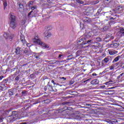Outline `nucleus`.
<instances>
[{
	"mask_svg": "<svg viewBox=\"0 0 124 124\" xmlns=\"http://www.w3.org/2000/svg\"><path fill=\"white\" fill-rule=\"evenodd\" d=\"M82 21L85 23V24H91L93 22V19L88 16H84L82 18Z\"/></svg>",
	"mask_w": 124,
	"mask_h": 124,
	"instance_id": "6",
	"label": "nucleus"
},
{
	"mask_svg": "<svg viewBox=\"0 0 124 124\" xmlns=\"http://www.w3.org/2000/svg\"><path fill=\"white\" fill-rule=\"evenodd\" d=\"M124 73H123L121 74H120L119 76H118L117 78L118 79H120V78H121V77H122V76H123V75H124Z\"/></svg>",
	"mask_w": 124,
	"mask_h": 124,
	"instance_id": "43",
	"label": "nucleus"
},
{
	"mask_svg": "<svg viewBox=\"0 0 124 124\" xmlns=\"http://www.w3.org/2000/svg\"><path fill=\"white\" fill-rule=\"evenodd\" d=\"M93 32V35H98V31L97 29L93 30L92 31Z\"/></svg>",
	"mask_w": 124,
	"mask_h": 124,
	"instance_id": "16",
	"label": "nucleus"
},
{
	"mask_svg": "<svg viewBox=\"0 0 124 124\" xmlns=\"http://www.w3.org/2000/svg\"><path fill=\"white\" fill-rule=\"evenodd\" d=\"M109 39H110V41H111V40H112V39H114V36H111V35H110V37Z\"/></svg>",
	"mask_w": 124,
	"mask_h": 124,
	"instance_id": "50",
	"label": "nucleus"
},
{
	"mask_svg": "<svg viewBox=\"0 0 124 124\" xmlns=\"http://www.w3.org/2000/svg\"><path fill=\"white\" fill-rule=\"evenodd\" d=\"M19 70L16 71V73H17V74H19Z\"/></svg>",
	"mask_w": 124,
	"mask_h": 124,
	"instance_id": "62",
	"label": "nucleus"
},
{
	"mask_svg": "<svg viewBox=\"0 0 124 124\" xmlns=\"http://www.w3.org/2000/svg\"><path fill=\"white\" fill-rule=\"evenodd\" d=\"M86 106H90L91 107V105L90 104H86Z\"/></svg>",
	"mask_w": 124,
	"mask_h": 124,
	"instance_id": "60",
	"label": "nucleus"
},
{
	"mask_svg": "<svg viewBox=\"0 0 124 124\" xmlns=\"http://www.w3.org/2000/svg\"><path fill=\"white\" fill-rule=\"evenodd\" d=\"M32 11H33V13H34V11H36L37 10V7L36 6H33L31 7Z\"/></svg>",
	"mask_w": 124,
	"mask_h": 124,
	"instance_id": "20",
	"label": "nucleus"
},
{
	"mask_svg": "<svg viewBox=\"0 0 124 124\" xmlns=\"http://www.w3.org/2000/svg\"><path fill=\"white\" fill-rule=\"evenodd\" d=\"M96 41L98 42L101 41V39L100 37H97L96 38Z\"/></svg>",
	"mask_w": 124,
	"mask_h": 124,
	"instance_id": "44",
	"label": "nucleus"
},
{
	"mask_svg": "<svg viewBox=\"0 0 124 124\" xmlns=\"http://www.w3.org/2000/svg\"><path fill=\"white\" fill-rule=\"evenodd\" d=\"M16 69V68H14L11 69V71H15V70Z\"/></svg>",
	"mask_w": 124,
	"mask_h": 124,
	"instance_id": "58",
	"label": "nucleus"
},
{
	"mask_svg": "<svg viewBox=\"0 0 124 124\" xmlns=\"http://www.w3.org/2000/svg\"><path fill=\"white\" fill-rule=\"evenodd\" d=\"M3 4L4 5V9H5L6 6H7V1H5V2H3Z\"/></svg>",
	"mask_w": 124,
	"mask_h": 124,
	"instance_id": "30",
	"label": "nucleus"
},
{
	"mask_svg": "<svg viewBox=\"0 0 124 124\" xmlns=\"http://www.w3.org/2000/svg\"><path fill=\"white\" fill-rule=\"evenodd\" d=\"M96 74H95V73H93V74H92V76H96Z\"/></svg>",
	"mask_w": 124,
	"mask_h": 124,
	"instance_id": "57",
	"label": "nucleus"
},
{
	"mask_svg": "<svg viewBox=\"0 0 124 124\" xmlns=\"http://www.w3.org/2000/svg\"><path fill=\"white\" fill-rule=\"evenodd\" d=\"M59 79L60 81H64V80H66V78L62 77H60Z\"/></svg>",
	"mask_w": 124,
	"mask_h": 124,
	"instance_id": "33",
	"label": "nucleus"
},
{
	"mask_svg": "<svg viewBox=\"0 0 124 124\" xmlns=\"http://www.w3.org/2000/svg\"><path fill=\"white\" fill-rule=\"evenodd\" d=\"M46 1L48 3H53V2H54V0H46Z\"/></svg>",
	"mask_w": 124,
	"mask_h": 124,
	"instance_id": "35",
	"label": "nucleus"
},
{
	"mask_svg": "<svg viewBox=\"0 0 124 124\" xmlns=\"http://www.w3.org/2000/svg\"><path fill=\"white\" fill-rule=\"evenodd\" d=\"M17 4L19 5L18 9L19 10H24V5L20 3H17Z\"/></svg>",
	"mask_w": 124,
	"mask_h": 124,
	"instance_id": "15",
	"label": "nucleus"
},
{
	"mask_svg": "<svg viewBox=\"0 0 124 124\" xmlns=\"http://www.w3.org/2000/svg\"><path fill=\"white\" fill-rule=\"evenodd\" d=\"M10 26L12 29H16L17 27V18L14 15L10 14Z\"/></svg>",
	"mask_w": 124,
	"mask_h": 124,
	"instance_id": "2",
	"label": "nucleus"
},
{
	"mask_svg": "<svg viewBox=\"0 0 124 124\" xmlns=\"http://www.w3.org/2000/svg\"><path fill=\"white\" fill-rule=\"evenodd\" d=\"M3 87H2V86H0V90H1V91H3Z\"/></svg>",
	"mask_w": 124,
	"mask_h": 124,
	"instance_id": "56",
	"label": "nucleus"
},
{
	"mask_svg": "<svg viewBox=\"0 0 124 124\" xmlns=\"http://www.w3.org/2000/svg\"><path fill=\"white\" fill-rule=\"evenodd\" d=\"M100 12H101V9H99L96 13V15H99V14H100Z\"/></svg>",
	"mask_w": 124,
	"mask_h": 124,
	"instance_id": "41",
	"label": "nucleus"
},
{
	"mask_svg": "<svg viewBox=\"0 0 124 124\" xmlns=\"http://www.w3.org/2000/svg\"><path fill=\"white\" fill-rule=\"evenodd\" d=\"M114 52L115 54H117L118 53V51H115Z\"/></svg>",
	"mask_w": 124,
	"mask_h": 124,
	"instance_id": "64",
	"label": "nucleus"
},
{
	"mask_svg": "<svg viewBox=\"0 0 124 124\" xmlns=\"http://www.w3.org/2000/svg\"><path fill=\"white\" fill-rule=\"evenodd\" d=\"M33 13L32 11H31L29 13L28 17V18H31V13Z\"/></svg>",
	"mask_w": 124,
	"mask_h": 124,
	"instance_id": "37",
	"label": "nucleus"
},
{
	"mask_svg": "<svg viewBox=\"0 0 124 124\" xmlns=\"http://www.w3.org/2000/svg\"><path fill=\"white\" fill-rule=\"evenodd\" d=\"M34 58H35V59H40V54H39V53H36L34 55Z\"/></svg>",
	"mask_w": 124,
	"mask_h": 124,
	"instance_id": "24",
	"label": "nucleus"
},
{
	"mask_svg": "<svg viewBox=\"0 0 124 124\" xmlns=\"http://www.w3.org/2000/svg\"><path fill=\"white\" fill-rule=\"evenodd\" d=\"M33 1H30L29 2V7H32L33 5Z\"/></svg>",
	"mask_w": 124,
	"mask_h": 124,
	"instance_id": "29",
	"label": "nucleus"
},
{
	"mask_svg": "<svg viewBox=\"0 0 124 124\" xmlns=\"http://www.w3.org/2000/svg\"><path fill=\"white\" fill-rule=\"evenodd\" d=\"M118 33H121V35L123 34L124 35V29L120 28L119 31L118 32Z\"/></svg>",
	"mask_w": 124,
	"mask_h": 124,
	"instance_id": "17",
	"label": "nucleus"
},
{
	"mask_svg": "<svg viewBox=\"0 0 124 124\" xmlns=\"http://www.w3.org/2000/svg\"><path fill=\"white\" fill-rule=\"evenodd\" d=\"M109 54L110 55H115L114 51H109Z\"/></svg>",
	"mask_w": 124,
	"mask_h": 124,
	"instance_id": "46",
	"label": "nucleus"
},
{
	"mask_svg": "<svg viewBox=\"0 0 124 124\" xmlns=\"http://www.w3.org/2000/svg\"><path fill=\"white\" fill-rule=\"evenodd\" d=\"M22 94H23V95H26V94H27V91H23L21 93Z\"/></svg>",
	"mask_w": 124,
	"mask_h": 124,
	"instance_id": "38",
	"label": "nucleus"
},
{
	"mask_svg": "<svg viewBox=\"0 0 124 124\" xmlns=\"http://www.w3.org/2000/svg\"><path fill=\"white\" fill-rule=\"evenodd\" d=\"M120 57L121 56H118L117 57H116L112 61L113 63H114V62H118V61H119Z\"/></svg>",
	"mask_w": 124,
	"mask_h": 124,
	"instance_id": "21",
	"label": "nucleus"
},
{
	"mask_svg": "<svg viewBox=\"0 0 124 124\" xmlns=\"http://www.w3.org/2000/svg\"><path fill=\"white\" fill-rule=\"evenodd\" d=\"M10 122H15L17 119H19V116H18V112L16 111H14L12 113V115L9 117Z\"/></svg>",
	"mask_w": 124,
	"mask_h": 124,
	"instance_id": "4",
	"label": "nucleus"
},
{
	"mask_svg": "<svg viewBox=\"0 0 124 124\" xmlns=\"http://www.w3.org/2000/svg\"><path fill=\"white\" fill-rule=\"evenodd\" d=\"M62 104L63 105H68V104H69V102H63V103H62Z\"/></svg>",
	"mask_w": 124,
	"mask_h": 124,
	"instance_id": "39",
	"label": "nucleus"
},
{
	"mask_svg": "<svg viewBox=\"0 0 124 124\" xmlns=\"http://www.w3.org/2000/svg\"><path fill=\"white\" fill-rule=\"evenodd\" d=\"M48 91L50 92H54V89H53V86L50 85H47Z\"/></svg>",
	"mask_w": 124,
	"mask_h": 124,
	"instance_id": "18",
	"label": "nucleus"
},
{
	"mask_svg": "<svg viewBox=\"0 0 124 124\" xmlns=\"http://www.w3.org/2000/svg\"><path fill=\"white\" fill-rule=\"evenodd\" d=\"M3 37L5 39H7L8 41H12L13 39V37L12 35L7 34L6 33H4Z\"/></svg>",
	"mask_w": 124,
	"mask_h": 124,
	"instance_id": "8",
	"label": "nucleus"
},
{
	"mask_svg": "<svg viewBox=\"0 0 124 124\" xmlns=\"http://www.w3.org/2000/svg\"><path fill=\"white\" fill-rule=\"evenodd\" d=\"M108 15H109V13L108 12L104 14V16H106L107 18H109V16H108Z\"/></svg>",
	"mask_w": 124,
	"mask_h": 124,
	"instance_id": "40",
	"label": "nucleus"
},
{
	"mask_svg": "<svg viewBox=\"0 0 124 124\" xmlns=\"http://www.w3.org/2000/svg\"><path fill=\"white\" fill-rule=\"evenodd\" d=\"M108 26H106L103 27V31H108L110 28L111 25H110V22H108Z\"/></svg>",
	"mask_w": 124,
	"mask_h": 124,
	"instance_id": "13",
	"label": "nucleus"
},
{
	"mask_svg": "<svg viewBox=\"0 0 124 124\" xmlns=\"http://www.w3.org/2000/svg\"><path fill=\"white\" fill-rule=\"evenodd\" d=\"M64 109L63 110V112H66V114H68L70 112L69 110H66V108H64Z\"/></svg>",
	"mask_w": 124,
	"mask_h": 124,
	"instance_id": "36",
	"label": "nucleus"
},
{
	"mask_svg": "<svg viewBox=\"0 0 124 124\" xmlns=\"http://www.w3.org/2000/svg\"><path fill=\"white\" fill-rule=\"evenodd\" d=\"M3 117H0V123H1L3 120Z\"/></svg>",
	"mask_w": 124,
	"mask_h": 124,
	"instance_id": "51",
	"label": "nucleus"
},
{
	"mask_svg": "<svg viewBox=\"0 0 124 124\" xmlns=\"http://www.w3.org/2000/svg\"><path fill=\"white\" fill-rule=\"evenodd\" d=\"M92 36H93V31H90L85 36L80 38L78 43H81L80 44H78L79 45H86V44L91 45V44L93 43V40L88 39L90 38V37H92Z\"/></svg>",
	"mask_w": 124,
	"mask_h": 124,
	"instance_id": "1",
	"label": "nucleus"
},
{
	"mask_svg": "<svg viewBox=\"0 0 124 124\" xmlns=\"http://www.w3.org/2000/svg\"><path fill=\"white\" fill-rule=\"evenodd\" d=\"M56 63H57V64H59V63H61V62H65V60H63V61H56Z\"/></svg>",
	"mask_w": 124,
	"mask_h": 124,
	"instance_id": "28",
	"label": "nucleus"
},
{
	"mask_svg": "<svg viewBox=\"0 0 124 124\" xmlns=\"http://www.w3.org/2000/svg\"><path fill=\"white\" fill-rule=\"evenodd\" d=\"M2 78H3V76H1L0 77V80H1V79H2Z\"/></svg>",
	"mask_w": 124,
	"mask_h": 124,
	"instance_id": "59",
	"label": "nucleus"
},
{
	"mask_svg": "<svg viewBox=\"0 0 124 124\" xmlns=\"http://www.w3.org/2000/svg\"><path fill=\"white\" fill-rule=\"evenodd\" d=\"M71 5H72V6H73L74 7H77V5L74 3H72Z\"/></svg>",
	"mask_w": 124,
	"mask_h": 124,
	"instance_id": "48",
	"label": "nucleus"
},
{
	"mask_svg": "<svg viewBox=\"0 0 124 124\" xmlns=\"http://www.w3.org/2000/svg\"><path fill=\"white\" fill-rule=\"evenodd\" d=\"M106 1H107V2L108 3H110V2H111V1H112V0H105Z\"/></svg>",
	"mask_w": 124,
	"mask_h": 124,
	"instance_id": "49",
	"label": "nucleus"
},
{
	"mask_svg": "<svg viewBox=\"0 0 124 124\" xmlns=\"http://www.w3.org/2000/svg\"><path fill=\"white\" fill-rule=\"evenodd\" d=\"M33 42H34V43H37V44H38L39 45H41V46H42L45 48H49V46L44 44V43L41 41L38 36H36L33 38Z\"/></svg>",
	"mask_w": 124,
	"mask_h": 124,
	"instance_id": "3",
	"label": "nucleus"
},
{
	"mask_svg": "<svg viewBox=\"0 0 124 124\" xmlns=\"http://www.w3.org/2000/svg\"><path fill=\"white\" fill-rule=\"evenodd\" d=\"M111 45L112 47H114V48H117V47L119 46V43H114L113 44H112Z\"/></svg>",
	"mask_w": 124,
	"mask_h": 124,
	"instance_id": "19",
	"label": "nucleus"
},
{
	"mask_svg": "<svg viewBox=\"0 0 124 124\" xmlns=\"http://www.w3.org/2000/svg\"><path fill=\"white\" fill-rule=\"evenodd\" d=\"M112 62V57L108 56L102 61V64H106L108 62Z\"/></svg>",
	"mask_w": 124,
	"mask_h": 124,
	"instance_id": "7",
	"label": "nucleus"
},
{
	"mask_svg": "<svg viewBox=\"0 0 124 124\" xmlns=\"http://www.w3.org/2000/svg\"><path fill=\"white\" fill-rule=\"evenodd\" d=\"M115 68V66L112 65L110 67L109 69L110 70H112Z\"/></svg>",
	"mask_w": 124,
	"mask_h": 124,
	"instance_id": "45",
	"label": "nucleus"
},
{
	"mask_svg": "<svg viewBox=\"0 0 124 124\" xmlns=\"http://www.w3.org/2000/svg\"><path fill=\"white\" fill-rule=\"evenodd\" d=\"M74 82L73 81H70L69 83V85H72V84H74Z\"/></svg>",
	"mask_w": 124,
	"mask_h": 124,
	"instance_id": "54",
	"label": "nucleus"
},
{
	"mask_svg": "<svg viewBox=\"0 0 124 124\" xmlns=\"http://www.w3.org/2000/svg\"><path fill=\"white\" fill-rule=\"evenodd\" d=\"M110 37H111V35H107L104 38V41L105 42H109V41H111Z\"/></svg>",
	"mask_w": 124,
	"mask_h": 124,
	"instance_id": "12",
	"label": "nucleus"
},
{
	"mask_svg": "<svg viewBox=\"0 0 124 124\" xmlns=\"http://www.w3.org/2000/svg\"><path fill=\"white\" fill-rule=\"evenodd\" d=\"M31 117H34V116H35V114L34 113H31Z\"/></svg>",
	"mask_w": 124,
	"mask_h": 124,
	"instance_id": "52",
	"label": "nucleus"
},
{
	"mask_svg": "<svg viewBox=\"0 0 124 124\" xmlns=\"http://www.w3.org/2000/svg\"><path fill=\"white\" fill-rule=\"evenodd\" d=\"M21 52V50H20V48L19 47H17L16 49V53L17 55H19Z\"/></svg>",
	"mask_w": 124,
	"mask_h": 124,
	"instance_id": "23",
	"label": "nucleus"
},
{
	"mask_svg": "<svg viewBox=\"0 0 124 124\" xmlns=\"http://www.w3.org/2000/svg\"><path fill=\"white\" fill-rule=\"evenodd\" d=\"M73 59V55H69L68 56V58L67 59V61H69L70 60H72Z\"/></svg>",
	"mask_w": 124,
	"mask_h": 124,
	"instance_id": "32",
	"label": "nucleus"
},
{
	"mask_svg": "<svg viewBox=\"0 0 124 124\" xmlns=\"http://www.w3.org/2000/svg\"><path fill=\"white\" fill-rule=\"evenodd\" d=\"M49 31H50V29L47 28V30L44 32L45 36L46 38H49L51 36V32H49Z\"/></svg>",
	"mask_w": 124,
	"mask_h": 124,
	"instance_id": "10",
	"label": "nucleus"
},
{
	"mask_svg": "<svg viewBox=\"0 0 124 124\" xmlns=\"http://www.w3.org/2000/svg\"><path fill=\"white\" fill-rule=\"evenodd\" d=\"M63 109H66V110H68L69 111H71L72 110V109H73L72 108H70V107H65L63 108Z\"/></svg>",
	"mask_w": 124,
	"mask_h": 124,
	"instance_id": "27",
	"label": "nucleus"
},
{
	"mask_svg": "<svg viewBox=\"0 0 124 124\" xmlns=\"http://www.w3.org/2000/svg\"><path fill=\"white\" fill-rule=\"evenodd\" d=\"M91 81V78H89L85 81H84V83H86V82H90Z\"/></svg>",
	"mask_w": 124,
	"mask_h": 124,
	"instance_id": "53",
	"label": "nucleus"
},
{
	"mask_svg": "<svg viewBox=\"0 0 124 124\" xmlns=\"http://www.w3.org/2000/svg\"><path fill=\"white\" fill-rule=\"evenodd\" d=\"M18 93H19V90L17 89L16 92L14 93V94H15V97H16L17 96H18V95H19Z\"/></svg>",
	"mask_w": 124,
	"mask_h": 124,
	"instance_id": "34",
	"label": "nucleus"
},
{
	"mask_svg": "<svg viewBox=\"0 0 124 124\" xmlns=\"http://www.w3.org/2000/svg\"><path fill=\"white\" fill-rule=\"evenodd\" d=\"M77 2L78 3H79V4H84V1L80 0H76Z\"/></svg>",
	"mask_w": 124,
	"mask_h": 124,
	"instance_id": "31",
	"label": "nucleus"
},
{
	"mask_svg": "<svg viewBox=\"0 0 124 124\" xmlns=\"http://www.w3.org/2000/svg\"><path fill=\"white\" fill-rule=\"evenodd\" d=\"M20 40L21 42L23 43V45H25L26 44L27 41H26V39H25V36L21 35L20 36Z\"/></svg>",
	"mask_w": 124,
	"mask_h": 124,
	"instance_id": "11",
	"label": "nucleus"
},
{
	"mask_svg": "<svg viewBox=\"0 0 124 124\" xmlns=\"http://www.w3.org/2000/svg\"><path fill=\"white\" fill-rule=\"evenodd\" d=\"M101 88H105V85L101 86Z\"/></svg>",
	"mask_w": 124,
	"mask_h": 124,
	"instance_id": "63",
	"label": "nucleus"
},
{
	"mask_svg": "<svg viewBox=\"0 0 124 124\" xmlns=\"http://www.w3.org/2000/svg\"><path fill=\"white\" fill-rule=\"evenodd\" d=\"M62 54H60V55H59V58H62Z\"/></svg>",
	"mask_w": 124,
	"mask_h": 124,
	"instance_id": "61",
	"label": "nucleus"
},
{
	"mask_svg": "<svg viewBox=\"0 0 124 124\" xmlns=\"http://www.w3.org/2000/svg\"><path fill=\"white\" fill-rule=\"evenodd\" d=\"M81 29H84V24L80 23V24Z\"/></svg>",
	"mask_w": 124,
	"mask_h": 124,
	"instance_id": "47",
	"label": "nucleus"
},
{
	"mask_svg": "<svg viewBox=\"0 0 124 124\" xmlns=\"http://www.w3.org/2000/svg\"><path fill=\"white\" fill-rule=\"evenodd\" d=\"M44 91H48V85L45 86V87L44 88Z\"/></svg>",
	"mask_w": 124,
	"mask_h": 124,
	"instance_id": "42",
	"label": "nucleus"
},
{
	"mask_svg": "<svg viewBox=\"0 0 124 124\" xmlns=\"http://www.w3.org/2000/svg\"><path fill=\"white\" fill-rule=\"evenodd\" d=\"M23 53L24 54H26L27 55H29L30 51H29V49L27 48H25V50H24Z\"/></svg>",
	"mask_w": 124,
	"mask_h": 124,
	"instance_id": "25",
	"label": "nucleus"
},
{
	"mask_svg": "<svg viewBox=\"0 0 124 124\" xmlns=\"http://www.w3.org/2000/svg\"><path fill=\"white\" fill-rule=\"evenodd\" d=\"M20 77H21V75H18L15 78V81H16V82H18V81H19V80H20Z\"/></svg>",
	"mask_w": 124,
	"mask_h": 124,
	"instance_id": "26",
	"label": "nucleus"
},
{
	"mask_svg": "<svg viewBox=\"0 0 124 124\" xmlns=\"http://www.w3.org/2000/svg\"><path fill=\"white\" fill-rule=\"evenodd\" d=\"M17 92V89L14 88L12 89H10L8 91V93L9 94V95H14V93H16Z\"/></svg>",
	"mask_w": 124,
	"mask_h": 124,
	"instance_id": "9",
	"label": "nucleus"
},
{
	"mask_svg": "<svg viewBox=\"0 0 124 124\" xmlns=\"http://www.w3.org/2000/svg\"><path fill=\"white\" fill-rule=\"evenodd\" d=\"M99 81L97 79H93L91 82V84L92 85H97V84H99Z\"/></svg>",
	"mask_w": 124,
	"mask_h": 124,
	"instance_id": "14",
	"label": "nucleus"
},
{
	"mask_svg": "<svg viewBox=\"0 0 124 124\" xmlns=\"http://www.w3.org/2000/svg\"><path fill=\"white\" fill-rule=\"evenodd\" d=\"M81 119V116L79 114H78L77 113H72L71 114L70 118L68 119V122L69 121H75V120H80Z\"/></svg>",
	"mask_w": 124,
	"mask_h": 124,
	"instance_id": "5",
	"label": "nucleus"
},
{
	"mask_svg": "<svg viewBox=\"0 0 124 124\" xmlns=\"http://www.w3.org/2000/svg\"><path fill=\"white\" fill-rule=\"evenodd\" d=\"M51 83H53L54 85H56V83H55V81H54V80H51Z\"/></svg>",
	"mask_w": 124,
	"mask_h": 124,
	"instance_id": "55",
	"label": "nucleus"
},
{
	"mask_svg": "<svg viewBox=\"0 0 124 124\" xmlns=\"http://www.w3.org/2000/svg\"><path fill=\"white\" fill-rule=\"evenodd\" d=\"M48 63H49V64H55V63H56L57 62L56 61V60H52L48 61Z\"/></svg>",
	"mask_w": 124,
	"mask_h": 124,
	"instance_id": "22",
	"label": "nucleus"
}]
</instances>
